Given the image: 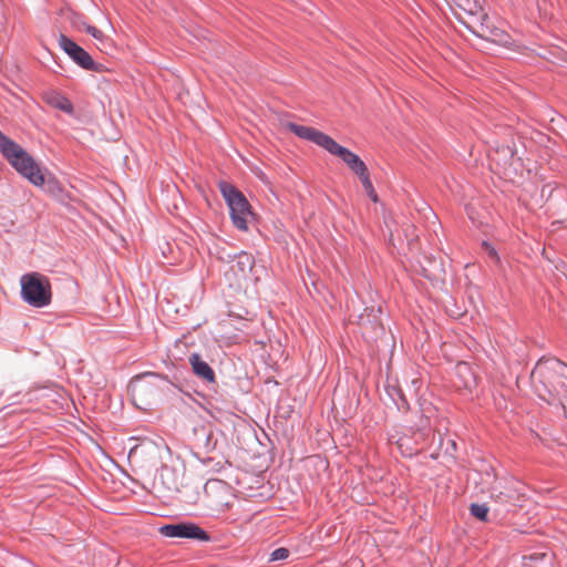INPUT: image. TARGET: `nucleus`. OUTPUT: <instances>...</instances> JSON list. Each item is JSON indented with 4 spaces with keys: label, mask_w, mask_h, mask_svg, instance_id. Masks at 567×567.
I'll use <instances>...</instances> for the list:
<instances>
[{
    "label": "nucleus",
    "mask_w": 567,
    "mask_h": 567,
    "mask_svg": "<svg viewBox=\"0 0 567 567\" xmlns=\"http://www.w3.org/2000/svg\"><path fill=\"white\" fill-rule=\"evenodd\" d=\"M159 533L166 537L190 538L202 542H208L209 535L194 523H179L164 525L159 528Z\"/></svg>",
    "instance_id": "nucleus-8"
},
{
    "label": "nucleus",
    "mask_w": 567,
    "mask_h": 567,
    "mask_svg": "<svg viewBox=\"0 0 567 567\" xmlns=\"http://www.w3.org/2000/svg\"><path fill=\"white\" fill-rule=\"evenodd\" d=\"M45 101L53 107L71 114L73 112L72 103L65 96L52 92L45 95Z\"/></svg>",
    "instance_id": "nucleus-14"
},
{
    "label": "nucleus",
    "mask_w": 567,
    "mask_h": 567,
    "mask_svg": "<svg viewBox=\"0 0 567 567\" xmlns=\"http://www.w3.org/2000/svg\"><path fill=\"white\" fill-rule=\"evenodd\" d=\"M471 514L477 519L485 522L488 515V507L485 504H472Z\"/></svg>",
    "instance_id": "nucleus-17"
},
{
    "label": "nucleus",
    "mask_w": 567,
    "mask_h": 567,
    "mask_svg": "<svg viewBox=\"0 0 567 567\" xmlns=\"http://www.w3.org/2000/svg\"><path fill=\"white\" fill-rule=\"evenodd\" d=\"M367 195H368V196H369V198H370L372 202H374V203H377V202L379 200V198H378V194H377V192H375L374 189L372 190V193H368Z\"/></svg>",
    "instance_id": "nucleus-23"
},
{
    "label": "nucleus",
    "mask_w": 567,
    "mask_h": 567,
    "mask_svg": "<svg viewBox=\"0 0 567 567\" xmlns=\"http://www.w3.org/2000/svg\"><path fill=\"white\" fill-rule=\"evenodd\" d=\"M361 183H362V186L365 190V193H372V190L374 189L373 185H372V182L370 179V174H369V171L368 168L364 169L362 173H360L359 175H357Z\"/></svg>",
    "instance_id": "nucleus-19"
},
{
    "label": "nucleus",
    "mask_w": 567,
    "mask_h": 567,
    "mask_svg": "<svg viewBox=\"0 0 567 567\" xmlns=\"http://www.w3.org/2000/svg\"><path fill=\"white\" fill-rule=\"evenodd\" d=\"M379 311V309L374 310L373 308L370 310L365 309V312L359 316L358 324L364 337L371 338L383 331L381 320L377 315Z\"/></svg>",
    "instance_id": "nucleus-10"
},
{
    "label": "nucleus",
    "mask_w": 567,
    "mask_h": 567,
    "mask_svg": "<svg viewBox=\"0 0 567 567\" xmlns=\"http://www.w3.org/2000/svg\"><path fill=\"white\" fill-rule=\"evenodd\" d=\"M546 554H533L524 557V567H550L548 563L545 561Z\"/></svg>",
    "instance_id": "nucleus-15"
},
{
    "label": "nucleus",
    "mask_w": 567,
    "mask_h": 567,
    "mask_svg": "<svg viewBox=\"0 0 567 567\" xmlns=\"http://www.w3.org/2000/svg\"><path fill=\"white\" fill-rule=\"evenodd\" d=\"M458 20L474 34L484 37L488 30L487 14L477 0H455Z\"/></svg>",
    "instance_id": "nucleus-6"
},
{
    "label": "nucleus",
    "mask_w": 567,
    "mask_h": 567,
    "mask_svg": "<svg viewBox=\"0 0 567 567\" xmlns=\"http://www.w3.org/2000/svg\"><path fill=\"white\" fill-rule=\"evenodd\" d=\"M136 452H137V445H133V446L131 447V450H130L128 458H130V460H131V458H133V457H134V455L136 454Z\"/></svg>",
    "instance_id": "nucleus-24"
},
{
    "label": "nucleus",
    "mask_w": 567,
    "mask_h": 567,
    "mask_svg": "<svg viewBox=\"0 0 567 567\" xmlns=\"http://www.w3.org/2000/svg\"><path fill=\"white\" fill-rule=\"evenodd\" d=\"M219 189L229 207L233 225L238 230L247 231L249 221L254 216L247 198L236 187L226 182L219 184Z\"/></svg>",
    "instance_id": "nucleus-5"
},
{
    "label": "nucleus",
    "mask_w": 567,
    "mask_h": 567,
    "mask_svg": "<svg viewBox=\"0 0 567 567\" xmlns=\"http://www.w3.org/2000/svg\"><path fill=\"white\" fill-rule=\"evenodd\" d=\"M189 364L194 373L207 382L215 381V373L213 369L205 362L198 353H193L188 358Z\"/></svg>",
    "instance_id": "nucleus-12"
},
{
    "label": "nucleus",
    "mask_w": 567,
    "mask_h": 567,
    "mask_svg": "<svg viewBox=\"0 0 567 567\" xmlns=\"http://www.w3.org/2000/svg\"><path fill=\"white\" fill-rule=\"evenodd\" d=\"M284 125L298 137L311 141L330 154L340 157L355 175H359L368 168L364 162L357 154L338 144L329 135L313 127L299 125L292 122H287Z\"/></svg>",
    "instance_id": "nucleus-1"
},
{
    "label": "nucleus",
    "mask_w": 567,
    "mask_h": 567,
    "mask_svg": "<svg viewBox=\"0 0 567 567\" xmlns=\"http://www.w3.org/2000/svg\"><path fill=\"white\" fill-rule=\"evenodd\" d=\"M483 247L491 258L498 261V256H497L496 250L488 243H483Z\"/></svg>",
    "instance_id": "nucleus-22"
},
{
    "label": "nucleus",
    "mask_w": 567,
    "mask_h": 567,
    "mask_svg": "<svg viewBox=\"0 0 567 567\" xmlns=\"http://www.w3.org/2000/svg\"><path fill=\"white\" fill-rule=\"evenodd\" d=\"M153 489H154L155 492H161V489H159V488H157L155 485H153Z\"/></svg>",
    "instance_id": "nucleus-25"
},
{
    "label": "nucleus",
    "mask_w": 567,
    "mask_h": 567,
    "mask_svg": "<svg viewBox=\"0 0 567 567\" xmlns=\"http://www.w3.org/2000/svg\"><path fill=\"white\" fill-rule=\"evenodd\" d=\"M59 45L75 63H78L83 69H94L95 63L91 55L66 35L60 34Z\"/></svg>",
    "instance_id": "nucleus-9"
},
{
    "label": "nucleus",
    "mask_w": 567,
    "mask_h": 567,
    "mask_svg": "<svg viewBox=\"0 0 567 567\" xmlns=\"http://www.w3.org/2000/svg\"><path fill=\"white\" fill-rule=\"evenodd\" d=\"M204 492L209 506L217 511H225L230 507L234 495L230 485L226 482L218 478H210L206 482Z\"/></svg>",
    "instance_id": "nucleus-7"
},
{
    "label": "nucleus",
    "mask_w": 567,
    "mask_h": 567,
    "mask_svg": "<svg viewBox=\"0 0 567 567\" xmlns=\"http://www.w3.org/2000/svg\"><path fill=\"white\" fill-rule=\"evenodd\" d=\"M455 385L466 390H472L476 386V375L472 367L465 362H460L455 367Z\"/></svg>",
    "instance_id": "nucleus-11"
},
{
    "label": "nucleus",
    "mask_w": 567,
    "mask_h": 567,
    "mask_svg": "<svg viewBox=\"0 0 567 567\" xmlns=\"http://www.w3.org/2000/svg\"><path fill=\"white\" fill-rule=\"evenodd\" d=\"M289 557V550L287 548H277L271 553L270 560H284Z\"/></svg>",
    "instance_id": "nucleus-20"
},
{
    "label": "nucleus",
    "mask_w": 567,
    "mask_h": 567,
    "mask_svg": "<svg viewBox=\"0 0 567 567\" xmlns=\"http://www.w3.org/2000/svg\"><path fill=\"white\" fill-rule=\"evenodd\" d=\"M546 554H533L524 557V567H550L548 563L545 561Z\"/></svg>",
    "instance_id": "nucleus-16"
},
{
    "label": "nucleus",
    "mask_w": 567,
    "mask_h": 567,
    "mask_svg": "<svg viewBox=\"0 0 567 567\" xmlns=\"http://www.w3.org/2000/svg\"><path fill=\"white\" fill-rule=\"evenodd\" d=\"M138 381H140V377L136 375L134 377L130 384H128V393L131 395V400H132V403L136 406V408H140L138 403H137V400H138V394H140V385H138Z\"/></svg>",
    "instance_id": "nucleus-18"
},
{
    "label": "nucleus",
    "mask_w": 567,
    "mask_h": 567,
    "mask_svg": "<svg viewBox=\"0 0 567 567\" xmlns=\"http://www.w3.org/2000/svg\"><path fill=\"white\" fill-rule=\"evenodd\" d=\"M85 31L100 42L105 38L103 32L93 25L85 24Z\"/></svg>",
    "instance_id": "nucleus-21"
},
{
    "label": "nucleus",
    "mask_w": 567,
    "mask_h": 567,
    "mask_svg": "<svg viewBox=\"0 0 567 567\" xmlns=\"http://www.w3.org/2000/svg\"><path fill=\"white\" fill-rule=\"evenodd\" d=\"M225 280L230 288L239 292L246 293L255 287L259 276L255 270L254 257L246 251L239 252L225 271Z\"/></svg>",
    "instance_id": "nucleus-3"
},
{
    "label": "nucleus",
    "mask_w": 567,
    "mask_h": 567,
    "mask_svg": "<svg viewBox=\"0 0 567 567\" xmlns=\"http://www.w3.org/2000/svg\"><path fill=\"white\" fill-rule=\"evenodd\" d=\"M21 297L32 307L43 308L52 301L50 279L40 272H29L20 278Z\"/></svg>",
    "instance_id": "nucleus-4"
},
{
    "label": "nucleus",
    "mask_w": 567,
    "mask_h": 567,
    "mask_svg": "<svg viewBox=\"0 0 567 567\" xmlns=\"http://www.w3.org/2000/svg\"><path fill=\"white\" fill-rule=\"evenodd\" d=\"M0 152L9 164L34 186H43L45 178L34 158L18 143L0 131Z\"/></svg>",
    "instance_id": "nucleus-2"
},
{
    "label": "nucleus",
    "mask_w": 567,
    "mask_h": 567,
    "mask_svg": "<svg viewBox=\"0 0 567 567\" xmlns=\"http://www.w3.org/2000/svg\"><path fill=\"white\" fill-rule=\"evenodd\" d=\"M493 497L501 503L515 504L519 501V491L517 489L516 484L511 482L504 487V489L497 491L494 488Z\"/></svg>",
    "instance_id": "nucleus-13"
}]
</instances>
